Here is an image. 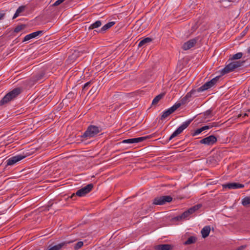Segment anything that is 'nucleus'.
Wrapping results in <instances>:
<instances>
[{
	"label": "nucleus",
	"instance_id": "obj_25",
	"mask_svg": "<svg viewBox=\"0 0 250 250\" xmlns=\"http://www.w3.org/2000/svg\"><path fill=\"white\" fill-rule=\"evenodd\" d=\"M102 25V22L100 21H97L91 24L88 27V30H92L94 28L99 27Z\"/></svg>",
	"mask_w": 250,
	"mask_h": 250
},
{
	"label": "nucleus",
	"instance_id": "obj_5",
	"mask_svg": "<svg viewBox=\"0 0 250 250\" xmlns=\"http://www.w3.org/2000/svg\"><path fill=\"white\" fill-rule=\"evenodd\" d=\"M93 187L94 186L93 184H89L87 185L86 186L78 190L76 193H73L71 196V198L75 195H77L79 197L84 196L92 189Z\"/></svg>",
	"mask_w": 250,
	"mask_h": 250
},
{
	"label": "nucleus",
	"instance_id": "obj_43",
	"mask_svg": "<svg viewBox=\"0 0 250 250\" xmlns=\"http://www.w3.org/2000/svg\"><path fill=\"white\" fill-rule=\"evenodd\" d=\"M200 130H201L202 132L204 131V130H205V129L204 128L203 126L201 127V128H200Z\"/></svg>",
	"mask_w": 250,
	"mask_h": 250
},
{
	"label": "nucleus",
	"instance_id": "obj_4",
	"mask_svg": "<svg viewBox=\"0 0 250 250\" xmlns=\"http://www.w3.org/2000/svg\"><path fill=\"white\" fill-rule=\"evenodd\" d=\"M192 119H189L185 122H184L176 130H175L173 133L170 135L168 139V141L171 140L175 137L178 136L179 134L181 133L183 131L186 129L191 123Z\"/></svg>",
	"mask_w": 250,
	"mask_h": 250
},
{
	"label": "nucleus",
	"instance_id": "obj_27",
	"mask_svg": "<svg viewBox=\"0 0 250 250\" xmlns=\"http://www.w3.org/2000/svg\"><path fill=\"white\" fill-rule=\"evenodd\" d=\"M243 55V53L241 52L237 53L233 56L232 59L233 60L239 59L242 57Z\"/></svg>",
	"mask_w": 250,
	"mask_h": 250
},
{
	"label": "nucleus",
	"instance_id": "obj_35",
	"mask_svg": "<svg viewBox=\"0 0 250 250\" xmlns=\"http://www.w3.org/2000/svg\"><path fill=\"white\" fill-rule=\"evenodd\" d=\"M201 207H202V205L199 204L196 205L191 208L193 209V211L195 212L196 211L198 210L199 208H201Z\"/></svg>",
	"mask_w": 250,
	"mask_h": 250
},
{
	"label": "nucleus",
	"instance_id": "obj_42",
	"mask_svg": "<svg viewBox=\"0 0 250 250\" xmlns=\"http://www.w3.org/2000/svg\"><path fill=\"white\" fill-rule=\"evenodd\" d=\"M247 52H248V53H249V54H250V47H249L248 48V49H247Z\"/></svg>",
	"mask_w": 250,
	"mask_h": 250
},
{
	"label": "nucleus",
	"instance_id": "obj_20",
	"mask_svg": "<svg viewBox=\"0 0 250 250\" xmlns=\"http://www.w3.org/2000/svg\"><path fill=\"white\" fill-rule=\"evenodd\" d=\"M115 22L114 21H111L109 22L108 23L105 24L104 26H103L99 31V32L101 33H104L105 32L106 30L110 28L111 27H112L113 25H114Z\"/></svg>",
	"mask_w": 250,
	"mask_h": 250
},
{
	"label": "nucleus",
	"instance_id": "obj_18",
	"mask_svg": "<svg viewBox=\"0 0 250 250\" xmlns=\"http://www.w3.org/2000/svg\"><path fill=\"white\" fill-rule=\"evenodd\" d=\"M25 8L26 6L25 5H21L19 6L17 9L15 13L14 14L13 17V19H15L19 16H20L21 13L25 10Z\"/></svg>",
	"mask_w": 250,
	"mask_h": 250
},
{
	"label": "nucleus",
	"instance_id": "obj_47",
	"mask_svg": "<svg viewBox=\"0 0 250 250\" xmlns=\"http://www.w3.org/2000/svg\"><path fill=\"white\" fill-rule=\"evenodd\" d=\"M94 32H98L97 30H94Z\"/></svg>",
	"mask_w": 250,
	"mask_h": 250
},
{
	"label": "nucleus",
	"instance_id": "obj_48",
	"mask_svg": "<svg viewBox=\"0 0 250 250\" xmlns=\"http://www.w3.org/2000/svg\"><path fill=\"white\" fill-rule=\"evenodd\" d=\"M138 24H136V27H137V26H138Z\"/></svg>",
	"mask_w": 250,
	"mask_h": 250
},
{
	"label": "nucleus",
	"instance_id": "obj_17",
	"mask_svg": "<svg viewBox=\"0 0 250 250\" xmlns=\"http://www.w3.org/2000/svg\"><path fill=\"white\" fill-rule=\"evenodd\" d=\"M67 244V242H63L60 243L57 245H54L50 248H49L47 250H61Z\"/></svg>",
	"mask_w": 250,
	"mask_h": 250
},
{
	"label": "nucleus",
	"instance_id": "obj_11",
	"mask_svg": "<svg viewBox=\"0 0 250 250\" xmlns=\"http://www.w3.org/2000/svg\"><path fill=\"white\" fill-rule=\"evenodd\" d=\"M223 188L229 189L241 188L244 187V185L236 183H229L222 185Z\"/></svg>",
	"mask_w": 250,
	"mask_h": 250
},
{
	"label": "nucleus",
	"instance_id": "obj_14",
	"mask_svg": "<svg viewBox=\"0 0 250 250\" xmlns=\"http://www.w3.org/2000/svg\"><path fill=\"white\" fill-rule=\"evenodd\" d=\"M47 78L44 71H41L39 73L34 75L33 77L34 81L41 82Z\"/></svg>",
	"mask_w": 250,
	"mask_h": 250
},
{
	"label": "nucleus",
	"instance_id": "obj_1",
	"mask_svg": "<svg viewBox=\"0 0 250 250\" xmlns=\"http://www.w3.org/2000/svg\"><path fill=\"white\" fill-rule=\"evenodd\" d=\"M21 92V88L17 87L14 88L7 93L0 101V105H3L8 102L14 100Z\"/></svg>",
	"mask_w": 250,
	"mask_h": 250
},
{
	"label": "nucleus",
	"instance_id": "obj_46",
	"mask_svg": "<svg viewBox=\"0 0 250 250\" xmlns=\"http://www.w3.org/2000/svg\"><path fill=\"white\" fill-rule=\"evenodd\" d=\"M158 139H159L158 138H157V139H154L153 141H157V140H158Z\"/></svg>",
	"mask_w": 250,
	"mask_h": 250
},
{
	"label": "nucleus",
	"instance_id": "obj_34",
	"mask_svg": "<svg viewBox=\"0 0 250 250\" xmlns=\"http://www.w3.org/2000/svg\"><path fill=\"white\" fill-rule=\"evenodd\" d=\"M23 28V25H20V26H17L15 29H14V32L15 33H18L19 32V31H20L21 30H22V29Z\"/></svg>",
	"mask_w": 250,
	"mask_h": 250
},
{
	"label": "nucleus",
	"instance_id": "obj_16",
	"mask_svg": "<svg viewBox=\"0 0 250 250\" xmlns=\"http://www.w3.org/2000/svg\"><path fill=\"white\" fill-rule=\"evenodd\" d=\"M140 142H141V137L125 139L123 140L122 143L124 144H134Z\"/></svg>",
	"mask_w": 250,
	"mask_h": 250
},
{
	"label": "nucleus",
	"instance_id": "obj_7",
	"mask_svg": "<svg viewBox=\"0 0 250 250\" xmlns=\"http://www.w3.org/2000/svg\"><path fill=\"white\" fill-rule=\"evenodd\" d=\"M172 200V198L170 196H162L155 198L153 203L155 205H162L166 203H169Z\"/></svg>",
	"mask_w": 250,
	"mask_h": 250
},
{
	"label": "nucleus",
	"instance_id": "obj_29",
	"mask_svg": "<svg viewBox=\"0 0 250 250\" xmlns=\"http://www.w3.org/2000/svg\"><path fill=\"white\" fill-rule=\"evenodd\" d=\"M212 110L211 109H209L207 110L204 113V116L205 118H207L208 117H211Z\"/></svg>",
	"mask_w": 250,
	"mask_h": 250
},
{
	"label": "nucleus",
	"instance_id": "obj_40",
	"mask_svg": "<svg viewBox=\"0 0 250 250\" xmlns=\"http://www.w3.org/2000/svg\"><path fill=\"white\" fill-rule=\"evenodd\" d=\"M137 42H138V46L140 47L141 45V41H140V39L138 40Z\"/></svg>",
	"mask_w": 250,
	"mask_h": 250
},
{
	"label": "nucleus",
	"instance_id": "obj_6",
	"mask_svg": "<svg viewBox=\"0 0 250 250\" xmlns=\"http://www.w3.org/2000/svg\"><path fill=\"white\" fill-rule=\"evenodd\" d=\"M220 76H218L211 79L210 81L207 82L201 87H200L197 91L198 92L203 91L213 87L218 81L220 78Z\"/></svg>",
	"mask_w": 250,
	"mask_h": 250
},
{
	"label": "nucleus",
	"instance_id": "obj_21",
	"mask_svg": "<svg viewBox=\"0 0 250 250\" xmlns=\"http://www.w3.org/2000/svg\"><path fill=\"white\" fill-rule=\"evenodd\" d=\"M164 96L165 93H162L156 96L152 101L151 105H156L158 103V102L164 97Z\"/></svg>",
	"mask_w": 250,
	"mask_h": 250
},
{
	"label": "nucleus",
	"instance_id": "obj_12",
	"mask_svg": "<svg viewBox=\"0 0 250 250\" xmlns=\"http://www.w3.org/2000/svg\"><path fill=\"white\" fill-rule=\"evenodd\" d=\"M197 39L196 38L192 39L188 42H185L182 48L184 50H187L195 46L197 43Z\"/></svg>",
	"mask_w": 250,
	"mask_h": 250
},
{
	"label": "nucleus",
	"instance_id": "obj_30",
	"mask_svg": "<svg viewBox=\"0 0 250 250\" xmlns=\"http://www.w3.org/2000/svg\"><path fill=\"white\" fill-rule=\"evenodd\" d=\"M154 136V135L153 134L149 135H146L145 136H142V138H141L142 142H143L145 140H146L147 139H151V138H153Z\"/></svg>",
	"mask_w": 250,
	"mask_h": 250
},
{
	"label": "nucleus",
	"instance_id": "obj_2",
	"mask_svg": "<svg viewBox=\"0 0 250 250\" xmlns=\"http://www.w3.org/2000/svg\"><path fill=\"white\" fill-rule=\"evenodd\" d=\"M102 128L100 126L90 125L88 126L82 137L86 139L95 137L102 131Z\"/></svg>",
	"mask_w": 250,
	"mask_h": 250
},
{
	"label": "nucleus",
	"instance_id": "obj_41",
	"mask_svg": "<svg viewBox=\"0 0 250 250\" xmlns=\"http://www.w3.org/2000/svg\"><path fill=\"white\" fill-rule=\"evenodd\" d=\"M3 16H4L3 14L0 13V20H1L3 18Z\"/></svg>",
	"mask_w": 250,
	"mask_h": 250
},
{
	"label": "nucleus",
	"instance_id": "obj_8",
	"mask_svg": "<svg viewBox=\"0 0 250 250\" xmlns=\"http://www.w3.org/2000/svg\"><path fill=\"white\" fill-rule=\"evenodd\" d=\"M181 103H176L172 106L169 108L164 112H163L161 119L164 120L167 118L169 115L173 113L177 109H178L181 105Z\"/></svg>",
	"mask_w": 250,
	"mask_h": 250
},
{
	"label": "nucleus",
	"instance_id": "obj_44",
	"mask_svg": "<svg viewBox=\"0 0 250 250\" xmlns=\"http://www.w3.org/2000/svg\"><path fill=\"white\" fill-rule=\"evenodd\" d=\"M244 116H248V114L247 113H245Z\"/></svg>",
	"mask_w": 250,
	"mask_h": 250
},
{
	"label": "nucleus",
	"instance_id": "obj_38",
	"mask_svg": "<svg viewBox=\"0 0 250 250\" xmlns=\"http://www.w3.org/2000/svg\"><path fill=\"white\" fill-rule=\"evenodd\" d=\"M187 210H188V212L189 213V214H192L194 212V211H193V209L192 208H189Z\"/></svg>",
	"mask_w": 250,
	"mask_h": 250
},
{
	"label": "nucleus",
	"instance_id": "obj_28",
	"mask_svg": "<svg viewBox=\"0 0 250 250\" xmlns=\"http://www.w3.org/2000/svg\"><path fill=\"white\" fill-rule=\"evenodd\" d=\"M152 41L151 38L147 37L142 40V46L144 44L148 42H150Z\"/></svg>",
	"mask_w": 250,
	"mask_h": 250
},
{
	"label": "nucleus",
	"instance_id": "obj_32",
	"mask_svg": "<svg viewBox=\"0 0 250 250\" xmlns=\"http://www.w3.org/2000/svg\"><path fill=\"white\" fill-rule=\"evenodd\" d=\"M202 132L200 128H198L196 130H194L193 132H191V135L192 136H195Z\"/></svg>",
	"mask_w": 250,
	"mask_h": 250
},
{
	"label": "nucleus",
	"instance_id": "obj_45",
	"mask_svg": "<svg viewBox=\"0 0 250 250\" xmlns=\"http://www.w3.org/2000/svg\"><path fill=\"white\" fill-rule=\"evenodd\" d=\"M247 111L248 112H250V108Z\"/></svg>",
	"mask_w": 250,
	"mask_h": 250
},
{
	"label": "nucleus",
	"instance_id": "obj_39",
	"mask_svg": "<svg viewBox=\"0 0 250 250\" xmlns=\"http://www.w3.org/2000/svg\"><path fill=\"white\" fill-rule=\"evenodd\" d=\"M204 128L205 129V130H207V129H210V126H209L208 125H205L203 126Z\"/></svg>",
	"mask_w": 250,
	"mask_h": 250
},
{
	"label": "nucleus",
	"instance_id": "obj_23",
	"mask_svg": "<svg viewBox=\"0 0 250 250\" xmlns=\"http://www.w3.org/2000/svg\"><path fill=\"white\" fill-rule=\"evenodd\" d=\"M196 241L197 238L195 236H191L189 237L187 241L184 242L183 244L185 245H188L196 243Z\"/></svg>",
	"mask_w": 250,
	"mask_h": 250
},
{
	"label": "nucleus",
	"instance_id": "obj_33",
	"mask_svg": "<svg viewBox=\"0 0 250 250\" xmlns=\"http://www.w3.org/2000/svg\"><path fill=\"white\" fill-rule=\"evenodd\" d=\"M92 83V81H90L87 83H84V84L83 85V90H85L86 89H87V88L88 87V86Z\"/></svg>",
	"mask_w": 250,
	"mask_h": 250
},
{
	"label": "nucleus",
	"instance_id": "obj_19",
	"mask_svg": "<svg viewBox=\"0 0 250 250\" xmlns=\"http://www.w3.org/2000/svg\"><path fill=\"white\" fill-rule=\"evenodd\" d=\"M210 231V227L209 226H206L205 227H204L202 230H201V233L202 237L204 238H206L209 235V232Z\"/></svg>",
	"mask_w": 250,
	"mask_h": 250
},
{
	"label": "nucleus",
	"instance_id": "obj_3",
	"mask_svg": "<svg viewBox=\"0 0 250 250\" xmlns=\"http://www.w3.org/2000/svg\"><path fill=\"white\" fill-rule=\"evenodd\" d=\"M245 62V61H239L229 63L222 69L221 72V75H224L226 74L233 71L235 68H238L243 65Z\"/></svg>",
	"mask_w": 250,
	"mask_h": 250
},
{
	"label": "nucleus",
	"instance_id": "obj_26",
	"mask_svg": "<svg viewBox=\"0 0 250 250\" xmlns=\"http://www.w3.org/2000/svg\"><path fill=\"white\" fill-rule=\"evenodd\" d=\"M242 204L244 206H247L250 205V197L247 196L243 199Z\"/></svg>",
	"mask_w": 250,
	"mask_h": 250
},
{
	"label": "nucleus",
	"instance_id": "obj_9",
	"mask_svg": "<svg viewBox=\"0 0 250 250\" xmlns=\"http://www.w3.org/2000/svg\"><path fill=\"white\" fill-rule=\"evenodd\" d=\"M25 157L26 156L24 154H18L11 157L6 160V166H13L18 162L25 158Z\"/></svg>",
	"mask_w": 250,
	"mask_h": 250
},
{
	"label": "nucleus",
	"instance_id": "obj_22",
	"mask_svg": "<svg viewBox=\"0 0 250 250\" xmlns=\"http://www.w3.org/2000/svg\"><path fill=\"white\" fill-rule=\"evenodd\" d=\"M190 214L188 212V210L185 211L182 214L180 215H178L174 218V219L177 221H180L182 219H185L188 217Z\"/></svg>",
	"mask_w": 250,
	"mask_h": 250
},
{
	"label": "nucleus",
	"instance_id": "obj_36",
	"mask_svg": "<svg viewBox=\"0 0 250 250\" xmlns=\"http://www.w3.org/2000/svg\"><path fill=\"white\" fill-rule=\"evenodd\" d=\"M209 126H210V128L213 127H216L218 126V123H212L208 125Z\"/></svg>",
	"mask_w": 250,
	"mask_h": 250
},
{
	"label": "nucleus",
	"instance_id": "obj_31",
	"mask_svg": "<svg viewBox=\"0 0 250 250\" xmlns=\"http://www.w3.org/2000/svg\"><path fill=\"white\" fill-rule=\"evenodd\" d=\"M83 246V242L82 241H79L76 244L74 248L75 250H78L80 249Z\"/></svg>",
	"mask_w": 250,
	"mask_h": 250
},
{
	"label": "nucleus",
	"instance_id": "obj_15",
	"mask_svg": "<svg viewBox=\"0 0 250 250\" xmlns=\"http://www.w3.org/2000/svg\"><path fill=\"white\" fill-rule=\"evenodd\" d=\"M174 248L172 245L170 244H160L155 247L156 250H171Z\"/></svg>",
	"mask_w": 250,
	"mask_h": 250
},
{
	"label": "nucleus",
	"instance_id": "obj_13",
	"mask_svg": "<svg viewBox=\"0 0 250 250\" xmlns=\"http://www.w3.org/2000/svg\"><path fill=\"white\" fill-rule=\"evenodd\" d=\"M43 31L40 30V31H38L36 32L31 33L29 34H28L24 37L22 42H25L28 41L32 39L35 38L37 37V36H38L40 35H42L43 33Z\"/></svg>",
	"mask_w": 250,
	"mask_h": 250
},
{
	"label": "nucleus",
	"instance_id": "obj_24",
	"mask_svg": "<svg viewBox=\"0 0 250 250\" xmlns=\"http://www.w3.org/2000/svg\"><path fill=\"white\" fill-rule=\"evenodd\" d=\"M196 92V90H192L190 92L188 93L181 100L182 104H184L185 102L190 98L192 94Z\"/></svg>",
	"mask_w": 250,
	"mask_h": 250
},
{
	"label": "nucleus",
	"instance_id": "obj_10",
	"mask_svg": "<svg viewBox=\"0 0 250 250\" xmlns=\"http://www.w3.org/2000/svg\"><path fill=\"white\" fill-rule=\"evenodd\" d=\"M217 141V139L216 137L215 136L211 135L199 141V143L201 144H205L206 145L210 146L216 143Z\"/></svg>",
	"mask_w": 250,
	"mask_h": 250
},
{
	"label": "nucleus",
	"instance_id": "obj_37",
	"mask_svg": "<svg viewBox=\"0 0 250 250\" xmlns=\"http://www.w3.org/2000/svg\"><path fill=\"white\" fill-rule=\"evenodd\" d=\"M246 245H242L237 248L235 250H243L246 248Z\"/></svg>",
	"mask_w": 250,
	"mask_h": 250
}]
</instances>
